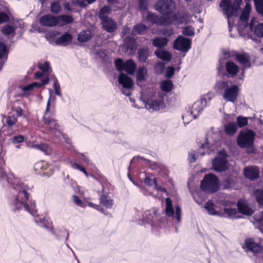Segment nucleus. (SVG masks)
Instances as JSON below:
<instances>
[{"instance_id": "obj_61", "label": "nucleus", "mask_w": 263, "mask_h": 263, "mask_svg": "<svg viewBox=\"0 0 263 263\" xmlns=\"http://www.w3.org/2000/svg\"><path fill=\"white\" fill-rule=\"evenodd\" d=\"M175 72L174 68L172 67H168L167 69L166 77L167 78H171L173 76Z\"/></svg>"}, {"instance_id": "obj_10", "label": "nucleus", "mask_w": 263, "mask_h": 263, "mask_svg": "<svg viewBox=\"0 0 263 263\" xmlns=\"http://www.w3.org/2000/svg\"><path fill=\"white\" fill-rule=\"evenodd\" d=\"M227 155L225 151H220L217 157L213 161V166L217 172H222L228 168Z\"/></svg>"}, {"instance_id": "obj_43", "label": "nucleus", "mask_w": 263, "mask_h": 263, "mask_svg": "<svg viewBox=\"0 0 263 263\" xmlns=\"http://www.w3.org/2000/svg\"><path fill=\"white\" fill-rule=\"evenodd\" d=\"M34 168L35 170L41 168L44 171H46L48 168L50 170V165L47 164L46 162L41 161L36 163L35 164Z\"/></svg>"}, {"instance_id": "obj_50", "label": "nucleus", "mask_w": 263, "mask_h": 263, "mask_svg": "<svg viewBox=\"0 0 263 263\" xmlns=\"http://www.w3.org/2000/svg\"><path fill=\"white\" fill-rule=\"evenodd\" d=\"M164 68V65L162 62H158L155 65V70L157 73H162Z\"/></svg>"}, {"instance_id": "obj_28", "label": "nucleus", "mask_w": 263, "mask_h": 263, "mask_svg": "<svg viewBox=\"0 0 263 263\" xmlns=\"http://www.w3.org/2000/svg\"><path fill=\"white\" fill-rule=\"evenodd\" d=\"M147 27L142 24H138L135 26L132 30V34L136 35L140 34H144L146 32Z\"/></svg>"}, {"instance_id": "obj_7", "label": "nucleus", "mask_w": 263, "mask_h": 263, "mask_svg": "<svg viewBox=\"0 0 263 263\" xmlns=\"http://www.w3.org/2000/svg\"><path fill=\"white\" fill-rule=\"evenodd\" d=\"M217 86L221 89H225L223 94V98L225 100L232 102L235 101L239 92L237 86L234 85L230 88H228V83L226 81L218 82Z\"/></svg>"}, {"instance_id": "obj_1", "label": "nucleus", "mask_w": 263, "mask_h": 263, "mask_svg": "<svg viewBox=\"0 0 263 263\" xmlns=\"http://www.w3.org/2000/svg\"><path fill=\"white\" fill-rule=\"evenodd\" d=\"M5 165L4 160L2 158H0V178L1 179L7 178V182L13 186L14 189L18 190L19 191L18 197L16 199L15 205L17 209L24 208L26 211H28L32 215L35 216L36 210L34 209L35 204L32 203L31 206L29 207L28 205L24 202L23 201L20 200L19 198L23 199L24 197L25 199L28 200L29 198V194L27 192L26 187L23 185L20 182V180L15 178L13 174H6L3 166Z\"/></svg>"}, {"instance_id": "obj_57", "label": "nucleus", "mask_w": 263, "mask_h": 263, "mask_svg": "<svg viewBox=\"0 0 263 263\" xmlns=\"http://www.w3.org/2000/svg\"><path fill=\"white\" fill-rule=\"evenodd\" d=\"M225 189H229L233 186V181L230 178L226 179L223 183Z\"/></svg>"}, {"instance_id": "obj_12", "label": "nucleus", "mask_w": 263, "mask_h": 263, "mask_svg": "<svg viewBox=\"0 0 263 263\" xmlns=\"http://www.w3.org/2000/svg\"><path fill=\"white\" fill-rule=\"evenodd\" d=\"M50 101V98L49 99L47 102L46 109L43 117L44 124L46 126V128L49 129L51 132L53 133H56L57 132H60L59 131V125L55 120L52 118H50V116H48Z\"/></svg>"}, {"instance_id": "obj_26", "label": "nucleus", "mask_w": 263, "mask_h": 263, "mask_svg": "<svg viewBox=\"0 0 263 263\" xmlns=\"http://www.w3.org/2000/svg\"><path fill=\"white\" fill-rule=\"evenodd\" d=\"M237 207L239 212L244 214L248 216H250L252 215L253 213V211L250 209L244 202L242 201H239L237 203Z\"/></svg>"}, {"instance_id": "obj_63", "label": "nucleus", "mask_w": 263, "mask_h": 263, "mask_svg": "<svg viewBox=\"0 0 263 263\" xmlns=\"http://www.w3.org/2000/svg\"><path fill=\"white\" fill-rule=\"evenodd\" d=\"M73 200L77 205L82 206V202L77 196H73Z\"/></svg>"}, {"instance_id": "obj_58", "label": "nucleus", "mask_w": 263, "mask_h": 263, "mask_svg": "<svg viewBox=\"0 0 263 263\" xmlns=\"http://www.w3.org/2000/svg\"><path fill=\"white\" fill-rule=\"evenodd\" d=\"M9 20V16L5 13H0V24L6 22Z\"/></svg>"}, {"instance_id": "obj_18", "label": "nucleus", "mask_w": 263, "mask_h": 263, "mask_svg": "<svg viewBox=\"0 0 263 263\" xmlns=\"http://www.w3.org/2000/svg\"><path fill=\"white\" fill-rule=\"evenodd\" d=\"M226 70L227 72V76L234 77L238 72L239 67L234 62H228L226 64Z\"/></svg>"}, {"instance_id": "obj_37", "label": "nucleus", "mask_w": 263, "mask_h": 263, "mask_svg": "<svg viewBox=\"0 0 263 263\" xmlns=\"http://www.w3.org/2000/svg\"><path fill=\"white\" fill-rule=\"evenodd\" d=\"M100 200V203L107 208H111L114 204L113 200L108 199L107 197L105 196H102Z\"/></svg>"}, {"instance_id": "obj_27", "label": "nucleus", "mask_w": 263, "mask_h": 263, "mask_svg": "<svg viewBox=\"0 0 263 263\" xmlns=\"http://www.w3.org/2000/svg\"><path fill=\"white\" fill-rule=\"evenodd\" d=\"M49 82V79L46 78L43 80L41 83L33 82L22 88V89L25 91H30L34 87H40L44 85L48 84Z\"/></svg>"}, {"instance_id": "obj_15", "label": "nucleus", "mask_w": 263, "mask_h": 263, "mask_svg": "<svg viewBox=\"0 0 263 263\" xmlns=\"http://www.w3.org/2000/svg\"><path fill=\"white\" fill-rule=\"evenodd\" d=\"M39 22L42 25L46 27H51L57 25V16L50 14L43 16Z\"/></svg>"}, {"instance_id": "obj_4", "label": "nucleus", "mask_w": 263, "mask_h": 263, "mask_svg": "<svg viewBox=\"0 0 263 263\" xmlns=\"http://www.w3.org/2000/svg\"><path fill=\"white\" fill-rule=\"evenodd\" d=\"M215 205L210 201L207 202L205 204V209L208 211L211 215L218 216H225L230 218H237V211L235 209L225 208L223 212L218 211L215 209Z\"/></svg>"}, {"instance_id": "obj_29", "label": "nucleus", "mask_w": 263, "mask_h": 263, "mask_svg": "<svg viewBox=\"0 0 263 263\" xmlns=\"http://www.w3.org/2000/svg\"><path fill=\"white\" fill-rule=\"evenodd\" d=\"M237 130V126L234 122L229 123L224 126V130L227 134L232 136L236 133Z\"/></svg>"}, {"instance_id": "obj_2", "label": "nucleus", "mask_w": 263, "mask_h": 263, "mask_svg": "<svg viewBox=\"0 0 263 263\" xmlns=\"http://www.w3.org/2000/svg\"><path fill=\"white\" fill-rule=\"evenodd\" d=\"M242 3L241 0H235L232 4L230 1L222 0L220 3V6L222 8L224 13L227 15L230 32L231 31V28L233 25L231 17L233 16H237L238 15Z\"/></svg>"}, {"instance_id": "obj_51", "label": "nucleus", "mask_w": 263, "mask_h": 263, "mask_svg": "<svg viewBox=\"0 0 263 263\" xmlns=\"http://www.w3.org/2000/svg\"><path fill=\"white\" fill-rule=\"evenodd\" d=\"M54 87L56 94L59 96H61V93L60 92V86L56 78H55L54 80Z\"/></svg>"}, {"instance_id": "obj_16", "label": "nucleus", "mask_w": 263, "mask_h": 263, "mask_svg": "<svg viewBox=\"0 0 263 263\" xmlns=\"http://www.w3.org/2000/svg\"><path fill=\"white\" fill-rule=\"evenodd\" d=\"M256 19L252 18L249 25V29L251 31H253L257 36L262 37L263 36V23L258 24L257 25H256Z\"/></svg>"}, {"instance_id": "obj_8", "label": "nucleus", "mask_w": 263, "mask_h": 263, "mask_svg": "<svg viewBox=\"0 0 263 263\" xmlns=\"http://www.w3.org/2000/svg\"><path fill=\"white\" fill-rule=\"evenodd\" d=\"M251 7L249 4L246 5L244 10L242 11L238 23V30L240 35L244 36L246 33L245 30L248 27V21L249 17Z\"/></svg>"}, {"instance_id": "obj_22", "label": "nucleus", "mask_w": 263, "mask_h": 263, "mask_svg": "<svg viewBox=\"0 0 263 263\" xmlns=\"http://www.w3.org/2000/svg\"><path fill=\"white\" fill-rule=\"evenodd\" d=\"M72 40V35L68 33H65L60 37L57 39L55 43L61 46H67L70 44Z\"/></svg>"}, {"instance_id": "obj_24", "label": "nucleus", "mask_w": 263, "mask_h": 263, "mask_svg": "<svg viewBox=\"0 0 263 263\" xmlns=\"http://www.w3.org/2000/svg\"><path fill=\"white\" fill-rule=\"evenodd\" d=\"M246 247L254 253H258L261 250V248L258 243L254 242L252 239H247L245 242Z\"/></svg>"}, {"instance_id": "obj_31", "label": "nucleus", "mask_w": 263, "mask_h": 263, "mask_svg": "<svg viewBox=\"0 0 263 263\" xmlns=\"http://www.w3.org/2000/svg\"><path fill=\"white\" fill-rule=\"evenodd\" d=\"M168 40L165 37H157L153 41V44L157 48H162L167 44Z\"/></svg>"}, {"instance_id": "obj_25", "label": "nucleus", "mask_w": 263, "mask_h": 263, "mask_svg": "<svg viewBox=\"0 0 263 263\" xmlns=\"http://www.w3.org/2000/svg\"><path fill=\"white\" fill-rule=\"evenodd\" d=\"M164 107V103L161 101L154 100L147 103L145 107L154 110H159Z\"/></svg>"}, {"instance_id": "obj_32", "label": "nucleus", "mask_w": 263, "mask_h": 263, "mask_svg": "<svg viewBox=\"0 0 263 263\" xmlns=\"http://www.w3.org/2000/svg\"><path fill=\"white\" fill-rule=\"evenodd\" d=\"M166 208L165 214L168 217L173 216L174 213V211L172 204V201L171 198H167L165 199Z\"/></svg>"}, {"instance_id": "obj_11", "label": "nucleus", "mask_w": 263, "mask_h": 263, "mask_svg": "<svg viewBox=\"0 0 263 263\" xmlns=\"http://www.w3.org/2000/svg\"><path fill=\"white\" fill-rule=\"evenodd\" d=\"M115 65L119 71L124 70L130 74H133L136 69V64L132 60L124 62L123 60L118 59L115 61Z\"/></svg>"}, {"instance_id": "obj_55", "label": "nucleus", "mask_w": 263, "mask_h": 263, "mask_svg": "<svg viewBox=\"0 0 263 263\" xmlns=\"http://www.w3.org/2000/svg\"><path fill=\"white\" fill-rule=\"evenodd\" d=\"M6 53V47L5 45L2 43H0V58L5 56Z\"/></svg>"}, {"instance_id": "obj_33", "label": "nucleus", "mask_w": 263, "mask_h": 263, "mask_svg": "<svg viewBox=\"0 0 263 263\" xmlns=\"http://www.w3.org/2000/svg\"><path fill=\"white\" fill-rule=\"evenodd\" d=\"M155 54L158 58L161 59L165 61H170L171 58L170 53L164 50H157L155 51Z\"/></svg>"}, {"instance_id": "obj_5", "label": "nucleus", "mask_w": 263, "mask_h": 263, "mask_svg": "<svg viewBox=\"0 0 263 263\" xmlns=\"http://www.w3.org/2000/svg\"><path fill=\"white\" fill-rule=\"evenodd\" d=\"M206 105V100L205 98H201L194 103L191 111H187L182 116V119L184 123H188L190 121L196 119L199 114L203 109Z\"/></svg>"}, {"instance_id": "obj_46", "label": "nucleus", "mask_w": 263, "mask_h": 263, "mask_svg": "<svg viewBox=\"0 0 263 263\" xmlns=\"http://www.w3.org/2000/svg\"><path fill=\"white\" fill-rule=\"evenodd\" d=\"M182 33L187 36H192L194 34V29L191 26H187L183 29Z\"/></svg>"}, {"instance_id": "obj_36", "label": "nucleus", "mask_w": 263, "mask_h": 263, "mask_svg": "<svg viewBox=\"0 0 263 263\" xmlns=\"http://www.w3.org/2000/svg\"><path fill=\"white\" fill-rule=\"evenodd\" d=\"M254 196L259 206H263V190H256L254 193Z\"/></svg>"}, {"instance_id": "obj_53", "label": "nucleus", "mask_w": 263, "mask_h": 263, "mask_svg": "<svg viewBox=\"0 0 263 263\" xmlns=\"http://www.w3.org/2000/svg\"><path fill=\"white\" fill-rule=\"evenodd\" d=\"M75 4H77L81 7L85 8L86 7L88 4H90V3H88L87 0H82V1H78L77 0Z\"/></svg>"}, {"instance_id": "obj_40", "label": "nucleus", "mask_w": 263, "mask_h": 263, "mask_svg": "<svg viewBox=\"0 0 263 263\" xmlns=\"http://www.w3.org/2000/svg\"><path fill=\"white\" fill-rule=\"evenodd\" d=\"M111 9L108 6L103 7L100 11L99 17L100 19L108 17V15L110 13Z\"/></svg>"}, {"instance_id": "obj_19", "label": "nucleus", "mask_w": 263, "mask_h": 263, "mask_svg": "<svg viewBox=\"0 0 263 263\" xmlns=\"http://www.w3.org/2000/svg\"><path fill=\"white\" fill-rule=\"evenodd\" d=\"M244 175L250 179L253 180L256 179L259 175L258 170L255 166L245 167L244 169Z\"/></svg>"}, {"instance_id": "obj_21", "label": "nucleus", "mask_w": 263, "mask_h": 263, "mask_svg": "<svg viewBox=\"0 0 263 263\" xmlns=\"http://www.w3.org/2000/svg\"><path fill=\"white\" fill-rule=\"evenodd\" d=\"M123 48H125L126 52L130 53L136 49L135 40L131 37H127L124 40Z\"/></svg>"}, {"instance_id": "obj_20", "label": "nucleus", "mask_w": 263, "mask_h": 263, "mask_svg": "<svg viewBox=\"0 0 263 263\" xmlns=\"http://www.w3.org/2000/svg\"><path fill=\"white\" fill-rule=\"evenodd\" d=\"M236 59L243 66V68H247L251 66L249 55L246 53L236 54Z\"/></svg>"}, {"instance_id": "obj_35", "label": "nucleus", "mask_w": 263, "mask_h": 263, "mask_svg": "<svg viewBox=\"0 0 263 263\" xmlns=\"http://www.w3.org/2000/svg\"><path fill=\"white\" fill-rule=\"evenodd\" d=\"M148 55V50L147 48L141 49L138 51L139 60L141 62H145Z\"/></svg>"}, {"instance_id": "obj_44", "label": "nucleus", "mask_w": 263, "mask_h": 263, "mask_svg": "<svg viewBox=\"0 0 263 263\" xmlns=\"http://www.w3.org/2000/svg\"><path fill=\"white\" fill-rule=\"evenodd\" d=\"M39 68L46 74H49L51 71L49 67V63L48 62H45L44 64L40 63Z\"/></svg>"}, {"instance_id": "obj_6", "label": "nucleus", "mask_w": 263, "mask_h": 263, "mask_svg": "<svg viewBox=\"0 0 263 263\" xmlns=\"http://www.w3.org/2000/svg\"><path fill=\"white\" fill-rule=\"evenodd\" d=\"M156 9L165 16L172 15V20H176L177 15L174 14L175 9V3L172 0H160L156 5Z\"/></svg>"}, {"instance_id": "obj_14", "label": "nucleus", "mask_w": 263, "mask_h": 263, "mask_svg": "<svg viewBox=\"0 0 263 263\" xmlns=\"http://www.w3.org/2000/svg\"><path fill=\"white\" fill-rule=\"evenodd\" d=\"M101 20L103 28L107 32L111 33L117 29V24L112 18L108 17Z\"/></svg>"}, {"instance_id": "obj_34", "label": "nucleus", "mask_w": 263, "mask_h": 263, "mask_svg": "<svg viewBox=\"0 0 263 263\" xmlns=\"http://www.w3.org/2000/svg\"><path fill=\"white\" fill-rule=\"evenodd\" d=\"M147 69L146 67L142 66L140 67L138 70L137 79L139 82L143 81L145 79L147 75Z\"/></svg>"}, {"instance_id": "obj_30", "label": "nucleus", "mask_w": 263, "mask_h": 263, "mask_svg": "<svg viewBox=\"0 0 263 263\" xmlns=\"http://www.w3.org/2000/svg\"><path fill=\"white\" fill-rule=\"evenodd\" d=\"M91 37V31L89 30L81 32L78 36V40L80 42H86Z\"/></svg>"}, {"instance_id": "obj_49", "label": "nucleus", "mask_w": 263, "mask_h": 263, "mask_svg": "<svg viewBox=\"0 0 263 263\" xmlns=\"http://www.w3.org/2000/svg\"><path fill=\"white\" fill-rule=\"evenodd\" d=\"M17 121V118L15 116H10L7 118L6 122L9 126L14 125Z\"/></svg>"}, {"instance_id": "obj_52", "label": "nucleus", "mask_w": 263, "mask_h": 263, "mask_svg": "<svg viewBox=\"0 0 263 263\" xmlns=\"http://www.w3.org/2000/svg\"><path fill=\"white\" fill-rule=\"evenodd\" d=\"M12 142L13 143H17L22 142L24 140V137L22 135H18L13 137L11 139Z\"/></svg>"}, {"instance_id": "obj_56", "label": "nucleus", "mask_w": 263, "mask_h": 263, "mask_svg": "<svg viewBox=\"0 0 263 263\" xmlns=\"http://www.w3.org/2000/svg\"><path fill=\"white\" fill-rule=\"evenodd\" d=\"M257 12L263 16V3L255 4Z\"/></svg>"}, {"instance_id": "obj_9", "label": "nucleus", "mask_w": 263, "mask_h": 263, "mask_svg": "<svg viewBox=\"0 0 263 263\" xmlns=\"http://www.w3.org/2000/svg\"><path fill=\"white\" fill-rule=\"evenodd\" d=\"M254 136L255 133L251 130L241 132L237 138L238 144L241 147H250L253 144Z\"/></svg>"}, {"instance_id": "obj_45", "label": "nucleus", "mask_w": 263, "mask_h": 263, "mask_svg": "<svg viewBox=\"0 0 263 263\" xmlns=\"http://www.w3.org/2000/svg\"><path fill=\"white\" fill-rule=\"evenodd\" d=\"M248 118L238 116L237 118V123L238 126L239 127H242L246 126L248 124Z\"/></svg>"}, {"instance_id": "obj_42", "label": "nucleus", "mask_w": 263, "mask_h": 263, "mask_svg": "<svg viewBox=\"0 0 263 263\" xmlns=\"http://www.w3.org/2000/svg\"><path fill=\"white\" fill-rule=\"evenodd\" d=\"M61 10V7L58 2H54L51 3L50 6V10L52 13L58 14Z\"/></svg>"}, {"instance_id": "obj_60", "label": "nucleus", "mask_w": 263, "mask_h": 263, "mask_svg": "<svg viewBox=\"0 0 263 263\" xmlns=\"http://www.w3.org/2000/svg\"><path fill=\"white\" fill-rule=\"evenodd\" d=\"M161 33L164 35L171 36L174 33V31L172 28H167L162 30Z\"/></svg>"}, {"instance_id": "obj_38", "label": "nucleus", "mask_w": 263, "mask_h": 263, "mask_svg": "<svg viewBox=\"0 0 263 263\" xmlns=\"http://www.w3.org/2000/svg\"><path fill=\"white\" fill-rule=\"evenodd\" d=\"M147 19L151 21L153 24H156L159 25L162 24V23L160 22L158 17L149 12H147Z\"/></svg>"}, {"instance_id": "obj_54", "label": "nucleus", "mask_w": 263, "mask_h": 263, "mask_svg": "<svg viewBox=\"0 0 263 263\" xmlns=\"http://www.w3.org/2000/svg\"><path fill=\"white\" fill-rule=\"evenodd\" d=\"M147 0L139 1V8L140 10H145L147 9Z\"/></svg>"}, {"instance_id": "obj_3", "label": "nucleus", "mask_w": 263, "mask_h": 263, "mask_svg": "<svg viewBox=\"0 0 263 263\" xmlns=\"http://www.w3.org/2000/svg\"><path fill=\"white\" fill-rule=\"evenodd\" d=\"M201 189L207 193H214L217 192L220 187V183L217 177L210 174L204 176L201 183Z\"/></svg>"}, {"instance_id": "obj_47", "label": "nucleus", "mask_w": 263, "mask_h": 263, "mask_svg": "<svg viewBox=\"0 0 263 263\" xmlns=\"http://www.w3.org/2000/svg\"><path fill=\"white\" fill-rule=\"evenodd\" d=\"M144 182L146 184L149 186L155 185L156 183V179L154 177H151L150 176L146 177Z\"/></svg>"}, {"instance_id": "obj_64", "label": "nucleus", "mask_w": 263, "mask_h": 263, "mask_svg": "<svg viewBox=\"0 0 263 263\" xmlns=\"http://www.w3.org/2000/svg\"><path fill=\"white\" fill-rule=\"evenodd\" d=\"M255 219L258 222L263 221V211L259 213L258 217L255 216Z\"/></svg>"}, {"instance_id": "obj_62", "label": "nucleus", "mask_w": 263, "mask_h": 263, "mask_svg": "<svg viewBox=\"0 0 263 263\" xmlns=\"http://www.w3.org/2000/svg\"><path fill=\"white\" fill-rule=\"evenodd\" d=\"M181 210L179 206H176V218L178 221H180L181 220Z\"/></svg>"}, {"instance_id": "obj_13", "label": "nucleus", "mask_w": 263, "mask_h": 263, "mask_svg": "<svg viewBox=\"0 0 263 263\" xmlns=\"http://www.w3.org/2000/svg\"><path fill=\"white\" fill-rule=\"evenodd\" d=\"M191 43L190 40L181 35L175 41L174 48L180 51L186 52L191 48Z\"/></svg>"}, {"instance_id": "obj_41", "label": "nucleus", "mask_w": 263, "mask_h": 263, "mask_svg": "<svg viewBox=\"0 0 263 263\" xmlns=\"http://www.w3.org/2000/svg\"><path fill=\"white\" fill-rule=\"evenodd\" d=\"M15 30V28L13 26L7 25L3 28L2 32L5 35H8L14 33Z\"/></svg>"}, {"instance_id": "obj_39", "label": "nucleus", "mask_w": 263, "mask_h": 263, "mask_svg": "<svg viewBox=\"0 0 263 263\" xmlns=\"http://www.w3.org/2000/svg\"><path fill=\"white\" fill-rule=\"evenodd\" d=\"M173 85L171 81L165 80L161 83V87L162 90L165 92H168L172 89Z\"/></svg>"}, {"instance_id": "obj_17", "label": "nucleus", "mask_w": 263, "mask_h": 263, "mask_svg": "<svg viewBox=\"0 0 263 263\" xmlns=\"http://www.w3.org/2000/svg\"><path fill=\"white\" fill-rule=\"evenodd\" d=\"M119 84L126 89H130L133 87V82L130 77L125 73H121L119 78Z\"/></svg>"}, {"instance_id": "obj_59", "label": "nucleus", "mask_w": 263, "mask_h": 263, "mask_svg": "<svg viewBox=\"0 0 263 263\" xmlns=\"http://www.w3.org/2000/svg\"><path fill=\"white\" fill-rule=\"evenodd\" d=\"M198 158L199 157L198 154H195L194 152H191L189 154V161L190 163H193L195 161L196 158L195 156Z\"/></svg>"}, {"instance_id": "obj_48", "label": "nucleus", "mask_w": 263, "mask_h": 263, "mask_svg": "<svg viewBox=\"0 0 263 263\" xmlns=\"http://www.w3.org/2000/svg\"><path fill=\"white\" fill-rule=\"evenodd\" d=\"M32 147L38 149H40L41 151L45 153L48 152V146H47V145L45 144H41L40 145H33L32 146Z\"/></svg>"}, {"instance_id": "obj_23", "label": "nucleus", "mask_w": 263, "mask_h": 263, "mask_svg": "<svg viewBox=\"0 0 263 263\" xmlns=\"http://www.w3.org/2000/svg\"><path fill=\"white\" fill-rule=\"evenodd\" d=\"M57 25L63 26L71 23L73 21V18L71 15L63 14L57 16Z\"/></svg>"}]
</instances>
